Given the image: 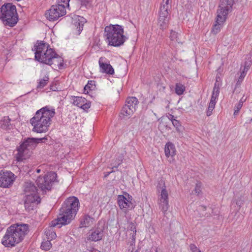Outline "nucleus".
<instances>
[{
  "mask_svg": "<svg viewBox=\"0 0 252 252\" xmlns=\"http://www.w3.org/2000/svg\"><path fill=\"white\" fill-rule=\"evenodd\" d=\"M49 45L43 41H37L34 44L32 51H35V59L37 61L54 66L55 69H61L63 65V61L62 58L53 50L49 48Z\"/></svg>",
  "mask_w": 252,
  "mask_h": 252,
  "instance_id": "obj_1",
  "label": "nucleus"
},
{
  "mask_svg": "<svg viewBox=\"0 0 252 252\" xmlns=\"http://www.w3.org/2000/svg\"><path fill=\"white\" fill-rule=\"evenodd\" d=\"M79 204V199L75 196L67 198L60 209L58 218L51 222V225L53 227L58 226L59 228L63 225L70 223L77 214Z\"/></svg>",
  "mask_w": 252,
  "mask_h": 252,
  "instance_id": "obj_2",
  "label": "nucleus"
},
{
  "mask_svg": "<svg viewBox=\"0 0 252 252\" xmlns=\"http://www.w3.org/2000/svg\"><path fill=\"white\" fill-rule=\"evenodd\" d=\"M29 232V225L25 223H15L8 227L1 243L5 247L11 248L22 242Z\"/></svg>",
  "mask_w": 252,
  "mask_h": 252,
  "instance_id": "obj_3",
  "label": "nucleus"
},
{
  "mask_svg": "<svg viewBox=\"0 0 252 252\" xmlns=\"http://www.w3.org/2000/svg\"><path fill=\"white\" fill-rule=\"evenodd\" d=\"M47 137L26 138H25L19 146L17 147V153L15 158L18 161H21L30 157L32 151L34 149L39 143H45Z\"/></svg>",
  "mask_w": 252,
  "mask_h": 252,
  "instance_id": "obj_4",
  "label": "nucleus"
},
{
  "mask_svg": "<svg viewBox=\"0 0 252 252\" xmlns=\"http://www.w3.org/2000/svg\"><path fill=\"white\" fill-rule=\"evenodd\" d=\"M104 34L108 44L115 47L122 45L127 39V37L124 35L123 27L117 24H110L106 26L104 29Z\"/></svg>",
  "mask_w": 252,
  "mask_h": 252,
  "instance_id": "obj_5",
  "label": "nucleus"
},
{
  "mask_svg": "<svg viewBox=\"0 0 252 252\" xmlns=\"http://www.w3.org/2000/svg\"><path fill=\"white\" fill-rule=\"evenodd\" d=\"M55 114V111H36L35 116L30 120L33 126L32 131L37 133L47 131L50 124L51 118Z\"/></svg>",
  "mask_w": 252,
  "mask_h": 252,
  "instance_id": "obj_6",
  "label": "nucleus"
},
{
  "mask_svg": "<svg viewBox=\"0 0 252 252\" xmlns=\"http://www.w3.org/2000/svg\"><path fill=\"white\" fill-rule=\"evenodd\" d=\"M0 18L4 24L9 27L14 26L18 22L16 6L11 3H7L0 8Z\"/></svg>",
  "mask_w": 252,
  "mask_h": 252,
  "instance_id": "obj_7",
  "label": "nucleus"
},
{
  "mask_svg": "<svg viewBox=\"0 0 252 252\" xmlns=\"http://www.w3.org/2000/svg\"><path fill=\"white\" fill-rule=\"evenodd\" d=\"M172 0H163L159 12L158 25L164 30L168 27L169 21V10L171 7Z\"/></svg>",
  "mask_w": 252,
  "mask_h": 252,
  "instance_id": "obj_8",
  "label": "nucleus"
},
{
  "mask_svg": "<svg viewBox=\"0 0 252 252\" xmlns=\"http://www.w3.org/2000/svg\"><path fill=\"white\" fill-rule=\"evenodd\" d=\"M57 175L54 172H49L43 177L39 176L36 181V185L43 193L51 190L53 183L57 180Z\"/></svg>",
  "mask_w": 252,
  "mask_h": 252,
  "instance_id": "obj_9",
  "label": "nucleus"
},
{
  "mask_svg": "<svg viewBox=\"0 0 252 252\" xmlns=\"http://www.w3.org/2000/svg\"><path fill=\"white\" fill-rule=\"evenodd\" d=\"M66 12V8L63 5L57 3L51 7L45 13V16L49 20L54 21L64 15Z\"/></svg>",
  "mask_w": 252,
  "mask_h": 252,
  "instance_id": "obj_10",
  "label": "nucleus"
},
{
  "mask_svg": "<svg viewBox=\"0 0 252 252\" xmlns=\"http://www.w3.org/2000/svg\"><path fill=\"white\" fill-rule=\"evenodd\" d=\"M104 224L98 222L97 227L91 229L88 233L87 240L93 242L101 240L104 237Z\"/></svg>",
  "mask_w": 252,
  "mask_h": 252,
  "instance_id": "obj_11",
  "label": "nucleus"
},
{
  "mask_svg": "<svg viewBox=\"0 0 252 252\" xmlns=\"http://www.w3.org/2000/svg\"><path fill=\"white\" fill-rule=\"evenodd\" d=\"M236 1V0H220L217 13L227 17L228 14L232 11L233 6Z\"/></svg>",
  "mask_w": 252,
  "mask_h": 252,
  "instance_id": "obj_12",
  "label": "nucleus"
},
{
  "mask_svg": "<svg viewBox=\"0 0 252 252\" xmlns=\"http://www.w3.org/2000/svg\"><path fill=\"white\" fill-rule=\"evenodd\" d=\"M126 195H127L128 198L123 195H120L117 198L118 204L120 209L125 212L128 210H132L135 207L134 203L131 202L132 196L127 193Z\"/></svg>",
  "mask_w": 252,
  "mask_h": 252,
  "instance_id": "obj_13",
  "label": "nucleus"
},
{
  "mask_svg": "<svg viewBox=\"0 0 252 252\" xmlns=\"http://www.w3.org/2000/svg\"><path fill=\"white\" fill-rule=\"evenodd\" d=\"M40 198L37 193L25 195L24 206L26 211L33 210L35 204L40 202Z\"/></svg>",
  "mask_w": 252,
  "mask_h": 252,
  "instance_id": "obj_14",
  "label": "nucleus"
},
{
  "mask_svg": "<svg viewBox=\"0 0 252 252\" xmlns=\"http://www.w3.org/2000/svg\"><path fill=\"white\" fill-rule=\"evenodd\" d=\"M15 180L14 175L10 171L0 173V187L8 188Z\"/></svg>",
  "mask_w": 252,
  "mask_h": 252,
  "instance_id": "obj_15",
  "label": "nucleus"
},
{
  "mask_svg": "<svg viewBox=\"0 0 252 252\" xmlns=\"http://www.w3.org/2000/svg\"><path fill=\"white\" fill-rule=\"evenodd\" d=\"M159 205V208L165 215L166 211L169 209L168 194L165 186H164V188H163L161 191Z\"/></svg>",
  "mask_w": 252,
  "mask_h": 252,
  "instance_id": "obj_16",
  "label": "nucleus"
},
{
  "mask_svg": "<svg viewBox=\"0 0 252 252\" xmlns=\"http://www.w3.org/2000/svg\"><path fill=\"white\" fill-rule=\"evenodd\" d=\"M227 18V16L219 13H217V17L215 21L216 24L213 26V27L212 29V32L215 34L219 32Z\"/></svg>",
  "mask_w": 252,
  "mask_h": 252,
  "instance_id": "obj_17",
  "label": "nucleus"
},
{
  "mask_svg": "<svg viewBox=\"0 0 252 252\" xmlns=\"http://www.w3.org/2000/svg\"><path fill=\"white\" fill-rule=\"evenodd\" d=\"M107 59L105 57H100L98 61L100 70L101 72L112 75L114 73V70L111 64L106 62Z\"/></svg>",
  "mask_w": 252,
  "mask_h": 252,
  "instance_id": "obj_18",
  "label": "nucleus"
},
{
  "mask_svg": "<svg viewBox=\"0 0 252 252\" xmlns=\"http://www.w3.org/2000/svg\"><path fill=\"white\" fill-rule=\"evenodd\" d=\"M139 101L135 97H128L126 101V104L123 107V110H135L138 108Z\"/></svg>",
  "mask_w": 252,
  "mask_h": 252,
  "instance_id": "obj_19",
  "label": "nucleus"
},
{
  "mask_svg": "<svg viewBox=\"0 0 252 252\" xmlns=\"http://www.w3.org/2000/svg\"><path fill=\"white\" fill-rule=\"evenodd\" d=\"M73 103L74 105L78 106L79 108L85 110L90 107L91 103L88 101L87 99L82 97H75L73 99Z\"/></svg>",
  "mask_w": 252,
  "mask_h": 252,
  "instance_id": "obj_20",
  "label": "nucleus"
},
{
  "mask_svg": "<svg viewBox=\"0 0 252 252\" xmlns=\"http://www.w3.org/2000/svg\"><path fill=\"white\" fill-rule=\"evenodd\" d=\"M169 37L170 40V44L173 46H176L178 44H182L181 35L176 31L171 30Z\"/></svg>",
  "mask_w": 252,
  "mask_h": 252,
  "instance_id": "obj_21",
  "label": "nucleus"
},
{
  "mask_svg": "<svg viewBox=\"0 0 252 252\" xmlns=\"http://www.w3.org/2000/svg\"><path fill=\"white\" fill-rule=\"evenodd\" d=\"M24 192L26 195L37 193V189L34 184L32 182H26L24 185Z\"/></svg>",
  "mask_w": 252,
  "mask_h": 252,
  "instance_id": "obj_22",
  "label": "nucleus"
},
{
  "mask_svg": "<svg viewBox=\"0 0 252 252\" xmlns=\"http://www.w3.org/2000/svg\"><path fill=\"white\" fill-rule=\"evenodd\" d=\"M94 219L89 215H84L82 218L80 219V226L81 227H87L91 225Z\"/></svg>",
  "mask_w": 252,
  "mask_h": 252,
  "instance_id": "obj_23",
  "label": "nucleus"
},
{
  "mask_svg": "<svg viewBox=\"0 0 252 252\" xmlns=\"http://www.w3.org/2000/svg\"><path fill=\"white\" fill-rule=\"evenodd\" d=\"M164 152L165 156L168 158L170 156L173 157L175 155V146L171 142L166 143L165 146Z\"/></svg>",
  "mask_w": 252,
  "mask_h": 252,
  "instance_id": "obj_24",
  "label": "nucleus"
},
{
  "mask_svg": "<svg viewBox=\"0 0 252 252\" xmlns=\"http://www.w3.org/2000/svg\"><path fill=\"white\" fill-rule=\"evenodd\" d=\"M85 19L82 17L79 16L76 19L74 25L76 27V30L78 32V34H79L83 30L84 24L85 22Z\"/></svg>",
  "mask_w": 252,
  "mask_h": 252,
  "instance_id": "obj_25",
  "label": "nucleus"
},
{
  "mask_svg": "<svg viewBox=\"0 0 252 252\" xmlns=\"http://www.w3.org/2000/svg\"><path fill=\"white\" fill-rule=\"evenodd\" d=\"M10 121L11 119L9 117H4L0 121V128L3 129H7L10 125Z\"/></svg>",
  "mask_w": 252,
  "mask_h": 252,
  "instance_id": "obj_26",
  "label": "nucleus"
},
{
  "mask_svg": "<svg viewBox=\"0 0 252 252\" xmlns=\"http://www.w3.org/2000/svg\"><path fill=\"white\" fill-rule=\"evenodd\" d=\"M95 88V81L93 80L88 81L87 84L84 87V93H89V91H93Z\"/></svg>",
  "mask_w": 252,
  "mask_h": 252,
  "instance_id": "obj_27",
  "label": "nucleus"
},
{
  "mask_svg": "<svg viewBox=\"0 0 252 252\" xmlns=\"http://www.w3.org/2000/svg\"><path fill=\"white\" fill-rule=\"evenodd\" d=\"M246 59L247 61L245 62L244 68L243 70L246 73L247 72L248 70L252 64V55L251 54L248 55Z\"/></svg>",
  "mask_w": 252,
  "mask_h": 252,
  "instance_id": "obj_28",
  "label": "nucleus"
},
{
  "mask_svg": "<svg viewBox=\"0 0 252 252\" xmlns=\"http://www.w3.org/2000/svg\"><path fill=\"white\" fill-rule=\"evenodd\" d=\"M186 90L185 86L181 84V83H177L175 85V93L179 95H182L183 94L184 92Z\"/></svg>",
  "mask_w": 252,
  "mask_h": 252,
  "instance_id": "obj_29",
  "label": "nucleus"
},
{
  "mask_svg": "<svg viewBox=\"0 0 252 252\" xmlns=\"http://www.w3.org/2000/svg\"><path fill=\"white\" fill-rule=\"evenodd\" d=\"M49 76L48 75H45L43 79L39 80L38 84L37 85L38 88H44L49 82Z\"/></svg>",
  "mask_w": 252,
  "mask_h": 252,
  "instance_id": "obj_30",
  "label": "nucleus"
},
{
  "mask_svg": "<svg viewBox=\"0 0 252 252\" xmlns=\"http://www.w3.org/2000/svg\"><path fill=\"white\" fill-rule=\"evenodd\" d=\"M247 73L245 72V71H242V72L241 73V74L236 82L234 91H236L237 89L239 87H240L242 82H243L244 77L246 76Z\"/></svg>",
  "mask_w": 252,
  "mask_h": 252,
  "instance_id": "obj_31",
  "label": "nucleus"
},
{
  "mask_svg": "<svg viewBox=\"0 0 252 252\" xmlns=\"http://www.w3.org/2000/svg\"><path fill=\"white\" fill-rule=\"evenodd\" d=\"M126 155V152H124L123 153L120 154L118 155H117V158L116 160L118 161L117 165H113L112 167V168L114 169V168H118L119 166L120 165V164L122 163L125 156Z\"/></svg>",
  "mask_w": 252,
  "mask_h": 252,
  "instance_id": "obj_32",
  "label": "nucleus"
},
{
  "mask_svg": "<svg viewBox=\"0 0 252 252\" xmlns=\"http://www.w3.org/2000/svg\"><path fill=\"white\" fill-rule=\"evenodd\" d=\"M133 111H122L119 114V117L121 119H127L132 115Z\"/></svg>",
  "mask_w": 252,
  "mask_h": 252,
  "instance_id": "obj_33",
  "label": "nucleus"
},
{
  "mask_svg": "<svg viewBox=\"0 0 252 252\" xmlns=\"http://www.w3.org/2000/svg\"><path fill=\"white\" fill-rule=\"evenodd\" d=\"M51 247L52 244L50 241L43 242L41 245V248L45 251L49 250Z\"/></svg>",
  "mask_w": 252,
  "mask_h": 252,
  "instance_id": "obj_34",
  "label": "nucleus"
},
{
  "mask_svg": "<svg viewBox=\"0 0 252 252\" xmlns=\"http://www.w3.org/2000/svg\"><path fill=\"white\" fill-rule=\"evenodd\" d=\"M202 183L200 182H197L195 185V187L193 191L197 195H199L202 193Z\"/></svg>",
  "mask_w": 252,
  "mask_h": 252,
  "instance_id": "obj_35",
  "label": "nucleus"
},
{
  "mask_svg": "<svg viewBox=\"0 0 252 252\" xmlns=\"http://www.w3.org/2000/svg\"><path fill=\"white\" fill-rule=\"evenodd\" d=\"M220 93V88L219 85H217L216 83L214 87L213 91L212 93V97H214V98L216 99L217 97L219 95Z\"/></svg>",
  "mask_w": 252,
  "mask_h": 252,
  "instance_id": "obj_36",
  "label": "nucleus"
},
{
  "mask_svg": "<svg viewBox=\"0 0 252 252\" xmlns=\"http://www.w3.org/2000/svg\"><path fill=\"white\" fill-rule=\"evenodd\" d=\"M172 123L173 125L176 127V130L178 132H180L181 125L180 124V122L178 120L174 119L172 120Z\"/></svg>",
  "mask_w": 252,
  "mask_h": 252,
  "instance_id": "obj_37",
  "label": "nucleus"
},
{
  "mask_svg": "<svg viewBox=\"0 0 252 252\" xmlns=\"http://www.w3.org/2000/svg\"><path fill=\"white\" fill-rule=\"evenodd\" d=\"M216 99L214 98V97H211L210 102L209 104L208 110H213V109L215 108Z\"/></svg>",
  "mask_w": 252,
  "mask_h": 252,
  "instance_id": "obj_38",
  "label": "nucleus"
},
{
  "mask_svg": "<svg viewBox=\"0 0 252 252\" xmlns=\"http://www.w3.org/2000/svg\"><path fill=\"white\" fill-rule=\"evenodd\" d=\"M70 0H57V4L63 5L66 8V6H69V2Z\"/></svg>",
  "mask_w": 252,
  "mask_h": 252,
  "instance_id": "obj_39",
  "label": "nucleus"
},
{
  "mask_svg": "<svg viewBox=\"0 0 252 252\" xmlns=\"http://www.w3.org/2000/svg\"><path fill=\"white\" fill-rule=\"evenodd\" d=\"M128 229L133 231V233L136 232V225L135 222H130L129 223Z\"/></svg>",
  "mask_w": 252,
  "mask_h": 252,
  "instance_id": "obj_40",
  "label": "nucleus"
},
{
  "mask_svg": "<svg viewBox=\"0 0 252 252\" xmlns=\"http://www.w3.org/2000/svg\"><path fill=\"white\" fill-rule=\"evenodd\" d=\"M189 247L192 252H199L201 251L193 244H191L189 246Z\"/></svg>",
  "mask_w": 252,
  "mask_h": 252,
  "instance_id": "obj_41",
  "label": "nucleus"
},
{
  "mask_svg": "<svg viewBox=\"0 0 252 252\" xmlns=\"http://www.w3.org/2000/svg\"><path fill=\"white\" fill-rule=\"evenodd\" d=\"M243 101H239L238 103L235 106V110H240L243 106Z\"/></svg>",
  "mask_w": 252,
  "mask_h": 252,
  "instance_id": "obj_42",
  "label": "nucleus"
},
{
  "mask_svg": "<svg viewBox=\"0 0 252 252\" xmlns=\"http://www.w3.org/2000/svg\"><path fill=\"white\" fill-rule=\"evenodd\" d=\"M38 110H55L54 109L51 108L49 106H46L45 107H43L40 108Z\"/></svg>",
  "mask_w": 252,
  "mask_h": 252,
  "instance_id": "obj_43",
  "label": "nucleus"
},
{
  "mask_svg": "<svg viewBox=\"0 0 252 252\" xmlns=\"http://www.w3.org/2000/svg\"><path fill=\"white\" fill-rule=\"evenodd\" d=\"M85 252H100L98 250L94 248H91V249H87Z\"/></svg>",
  "mask_w": 252,
  "mask_h": 252,
  "instance_id": "obj_44",
  "label": "nucleus"
},
{
  "mask_svg": "<svg viewBox=\"0 0 252 252\" xmlns=\"http://www.w3.org/2000/svg\"><path fill=\"white\" fill-rule=\"evenodd\" d=\"M136 233V232L133 233V234L131 237V241L133 242V243H135Z\"/></svg>",
  "mask_w": 252,
  "mask_h": 252,
  "instance_id": "obj_45",
  "label": "nucleus"
},
{
  "mask_svg": "<svg viewBox=\"0 0 252 252\" xmlns=\"http://www.w3.org/2000/svg\"><path fill=\"white\" fill-rule=\"evenodd\" d=\"M90 2V0H84V1H82V4L87 6Z\"/></svg>",
  "mask_w": 252,
  "mask_h": 252,
  "instance_id": "obj_46",
  "label": "nucleus"
},
{
  "mask_svg": "<svg viewBox=\"0 0 252 252\" xmlns=\"http://www.w3.org/2000/svg\"><path fill=\"white\" fill-rule=\"evenodd\" d=\"M112 172H113V171H111L105 173V175H104V177L105 178L107 177Z\"/></svg>",
  "mask_w": 252,
  "mask_h": 252,
  "instance_id": "obj_47",
  "label": "nucleus"
},
{
  "mask_svg": "<svg viewBox=\"0 0 252 252\" xmlns=\"http://www.w3.org/2000/svg\"><path fill=\"white\" fill-rule=\"evenodd\" d=\"M168 118L169 120H170L172 122V120H174L175 119H173L174 118V116L171 115V114H169V116H168Z\"/></svg>",
  "mask_w": 252,
  "mask_h": 252,
  "instance_id": "obj_48",
  "label": "nucleus"
},
{
  "mask_svg": "<svg viewBox=\"0 0 252 252\" xmlns=\"http://www.w3.org/2000/svg\"><path fill=\"white\" fill-rule=\"evenodd\" d=\"M117 163H118V161L115 160L114 162H112L111 163L110 165L113 167V165H117Z\"/></svg>",
  "mask_w": 252,
  "mask_h": 252,
  "instance_id": "obj_49",
  "label": "nucleus"
},
{
  "mask_svg": "<svg viewBox=\"0 0 252 252\" xmlns=\"http://www.w3.org/2000/svg\"><path fill=\"white\" fill-rule=\"evenodd\" d=\"M212 114V111H206V115L210 116Z\"/></svg>",
  "mask_w": 252,
  "mask_h": 252,
  "instance_id": "obj_50",
  "label": "nucleus"
},
{
  "mask_svg": "<svg viewBox=\"0 0 252 252\" xmlns=\"http://www.w3.org/2000/svg\"><path fill=\"white\" fill-rule=\"evenodd\" d=\"M236 203L237 206H238L240 207H241L242 202L240 201H237Z\"/></svg>",
  "mask_w": 252,
  "mask_h": 252,
  "instance_id": "obj_51",
  "label": "nucleus"
},
{
  "mask_svg": "<svg viewBox=\"0 0 252 252\" xmlns=\"http://www.w3.org/2000/svg\"><path fill=\"white\" fill-rule=\"evenodd\" d=\"M239 111H234V116L238 115Z\"/></svg>",
  "mask_w": 252,
  "mask_h": 252,
  "instance_id": "obj_52",
  "label": "nucleus"
},
{
  "mask_svg": "<svg viewBox=\"0 0 252 252\" xmlns=\"http://www.w3.org/2000/svg\"><path fill=\"white\" fill-rule=\"evenodd\" d=\"M200 207H201V208H202V209H203V210H206V207H205V206H200Z\"/></svg>",
  "mask_w": 252,
  "mask_h": 252,
  "instance_id": "obj_53",
  "label": "nucleus"
},
{
  "mask_svg": "<svg viewBox=\"0 0 252 252\" xmlns=\"http://www.w3.org/2000/svg\"><path fill=\"white\" fill-rule=\"evenodd\" d=\"M40 171H41V170L40 169H37L36 170V172L38 173H40Z\"/></svg>",
  "mask_w": 252,
  "mask_h": 252,
  "instance_id": "obj_54",
  "label": "nucleus"
},
{
  "mask_svg": "<svg viewBox=\"0 0 252 252\" xmlns=\"http://www.w3.org/2000/svg\"><path fill=\"white\" fill-rule=\"evenodd\" d=\"M112 171H113V172H115V169L118 170V168H114V169L112 168V166L111 167Z\"/></svg>",
  "mask_w": 252,
  "mask_h": 252,
  "instance_id": "obj_55",
  "label": "nucleus"
},
{
  "mask_svg": "<svg viewBox=\"0 0 252 252\" xmlns=\"http://www.w3.org/2000/svg\"><path fill=\"white\" fill-rule=\"evenodd\" d=\"M244 101H245V99L243 100V98H242L239 101H243V102H244Z\"/></svg>",
  "mask_w": 252,
  "mask_h": 252,
  "instance_id": "obj_56",
  "label": "nucleus"
},
{
  "mask_svg": "<svg viewBox=\"0 0 252 252\" xmlns=\"http://www.w3.org/2000/svg\"><path fill=\"white\" fill-rule=\"evenodd\" d=\"M53 235V236H56V233L54 232Z\"/></svg>",
  "mask_w": 252,
  "mask_h": 252,
  "instance_id": "obj_57",
  "label": "nucleus"
},
{
  "mask_svg": "<svg viewBox=\"0 0 252 252\" xmlns=\"http://www.w3.org/2000/svg\"><path fill=\"white\" fill-rule=\"evenodd\" d=\"M201 252L200 251V252Z\"/></svg>",
  "mask_w": 252,
  "mask_h": 252,
  "instance_id": "obj_58",
  "label": "nucleus"
}]
</instances>
